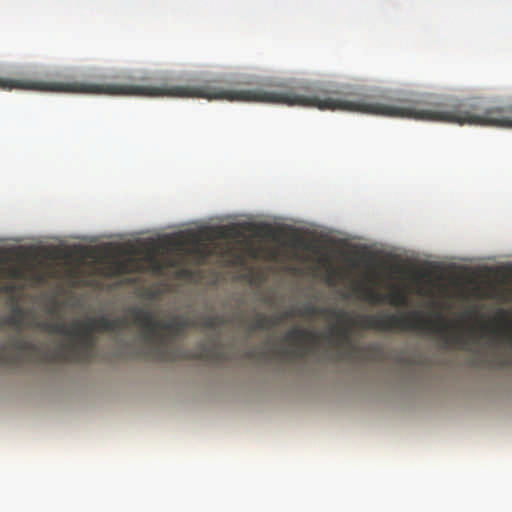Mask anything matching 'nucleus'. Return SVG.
Listing matches in <instances>:
<instances>
[{
  "mask_svg": "<svg viewBox=\"0 0 512 512\" xmlns=\"http://www.w3.org/2000/svg\"><path fill=\"white\" fill-rule=\"evenodd\" d=\"M301 315L335 318L343 325L332 328L331 332L344 341H348L350 327L358 326L363 329H373L381 332L419 330L440 335L447 345L464 347L467 344V338L462 333L454 331L457 328L455 324L445 321L442 317H438L436 320L426 319L418 312L403 315L380 313L364 315L354 319L343 311L309 304L302 309Z\"/></svg>",
  "mask_w": 512,
  "mask_h": 512,
  "instance_id": "obj_1",
  "label": "nucleus"
},
{
  "mask_svg": "<svg viewBox=\"0 0 512 512\" xmlns=\"http://www.w3.org/2000/svg\"><path fill=\"white\" fill-rule=\"evenodd\" d=\"M133 323L143 329L146 342L151 344L149 358L162 362L178 360H203L212 363H224L230 359L226 348L219 340L214 342L203 341L194 349L186 350L182 347H173L170 339L165 334L171 333L177 337L190 326L186 319L175 317L169 321H159L154 318L149 310L135 307L130 310Z\"/></svg>",
  "mask_w": 512,
  "mask_h": 512,
  "instance_id": "obj_2",
  "label": "nucleus"
},
{
  "mask_svg": "<svg viewBox=\"0 0 512 512\" xmlns=\"http://www.w3.org/2000/svg\"><path fill=\"white\" fill-rule=\"evenodd\" d=\"M130 324L127 317H91L86 321L67 324L62 321L45 323L50 333L67 336L68 342H61L52 349L44 350L42 360L48 363H89L94 358L96 338L94 332H118Z\"/></svg>",
  "mask_w": 512,
  "mask_h": 512,
  "instance_id": "obj_3",
  "label": "nucleus"
},
{
  "mask_svg": "<svg viewBox=\"0 0 512 512\" xmlns=\"http://www.w3.org/2000/svg\"><path fill=\"white\" fill-rule=\"evenodd\" d=\"M318 340L319 336L314 331L293 328L284 337V341L289 343V346L278 347L273 350L268 348L251 349L248 351L247 355L249 358L255 360L266 359L270 353L289 359H304L310 353L309 343H316Z\"/></svg>",
  "mask_w": 512,
  "mask_h": 512,
  "instance_id": "obj_4",
  "label": "nucleus"
},
{
  "mask_svg": "<svg viewBox=\"0 0 512 512\" xmlns=\"http://www.w3.org/2000/svg\"><path fill=\"white\" fill-rule=\"evenodd\" d=\"M10 345L19 353V355H11L6 351V359L8 362H1L2 364H16L19 361L20 355H27L30 358V361L34 363H46L42 360L44 351H42L39 345L33 341L16 335L11 338ZM3 346L5 347V350H7L6 345Z\"/></svg>",
  "mask_w": 512,
  "mask_h": 512,
  "instance_id": "obj_5",
  "label": "nucleus"
},
{
  "mask_svg": "<svg viewBox=\"0 0 512 512\" xmlns=\"http://www.w3.org/2000/svg\"><path fill=\"white\" fill-rule=\"evenodd\" d=\"M357 289L363 293V297L367 301L373 304L387 301L394 306H404L407 303V295L405 291L398 287L393 288L387 295L381 294L375 291L373 288L367 286L359 285Z\"/></svg>",
  "mask_w": 512,
  "mask_h": 512,
  "instance_id": "obj_6",
  "label": "nucleus"
},
{
  "mask_svg": "<svg viewBox=\"0 0 512 512\" xmlns=\"http://www.w3.org/2000/svg\"><path fill=\"white\" fill-rule=\"evenodd\" d=\"M6 324L16 328H21L24 322V312L20 308H15L12 313L6 318Z\"/></svg>",
  "mask_w": 512,
  "mask_h": 512,
  "instance_id": "obj_7",
  "label": "nucleus"
},
{
  "mask_svg": "<svg viewBox=\"0 0 512 512\" xmlns=\"http://www.w3.org/2000/svg\"><path fill=\"white\" fill-rule=\"evenodd\" d=\"M250 330L251 331H258V330H270L269 328V320L268 316L265 314H257L255 318L250 323Z\"/></svg>",
  "mask_w": 512,
  "mask_h": 512,
  "instance_id": "obj_8",
  "label": "nucleus"
},
{
  "mask_svg": "<svg viewBox=\"0 0 512 512\" xmlns=\"http://www.w3.org/2000/svg\"><path fill=\"white\" fill-rule=\"evenodd\" d=\"M223 324L221 317L217 315H210L203 319L202 326L205 328L214 329Z\"/></svg>",
  "mask_w": 512,
  "mask_h": 512,
  "instance_id": "obj_9",
  "label": "nucleus"
},
{
  "mask_svg": "<svg viewBox=\"0 0 512 512\" xmlns=\"http://www.w3.org/2000/svg\"><path fill=\"white\" fill-rule=\"evenodd\" d=\"M240 231L235 227H220L219 228V236L222 238L227 237H238L240 236Z\"/></svg>",
  "mask_w": 512,
  "mask_h": 512,
  "instance_id": "obj_10",
  "label": "nucleus"
},
{
  "mask_svg": "<svg viewBox=\"0 0 512 512\" xmlns=\"http://www.w3.org/2000/svg\"><path fill=\"white\" fill-rule=\"evenodd\" d=\"M290 316L291 314L288 312L279 315L268 316L269 328L272 329L278 326L284 319L289 318Z\"/></svg>",
  "mask_w": 512,
  "mask_h": 512,
  "instance_id": "obj_11",
  "label": "nucleus"
},
{
  "mask_svg": "<svg viewBox=\"0 0 512 512\" xmlns=\"http://www.w3.org/2000/svg\"><path fill=\"white\" fill-rule=\"evenodd\" d=\"M256 232L265 236H272L273 228L268 224L257 225Z\"/></svg>",
  "mask_w": 512,
  "mask_h": 512,
  "instance_id": "obj_12",
  "label": "nucleus"
},
{
  "mask_svg": "<svg viewBox=\"0 0 512 512\" xmlns=\"http://www.w3.org/2000/svg\"><path fill=\"white\" fill-rule=\"evenodd\" d=\"M113 269H114L115 274L126 273L128 271V263L122 262V261H117L114 263Z\"/></svg>",
  "mask_w": 512,
  "mask_h": 512,
  "instance_id": "obj_13",
  "label": "nucleus"
},
{
  "mask_svg": "<svg viewBox=\"0 0 512 512\" xmlns=\"http://www.w3.org/2000/svg\"><path fill=\"white\" fill-rule=\"evenodd\" d=\"M247 250H248V254L250 257H252V258L258 257V250L255 249L252 245H249Z\"/></svg>",
  "mask_w": 512,
  "mask_h": 512,
  "instance_id": "obj_14",
  "label": "nucleus"
},
{
  "mask_svg": "<svg viewBox=\"0 0 512 512\" xmlns=\"http://www.w3.org/2000/svg\"><path fill=\"white\" fill-rule=\"evenodd\" d=\"M0 362H8L6 359V350L4 346L0 345Z\"/></svg>",
  "mask_w": 512,
  "mask_h": 512,
  "instance_id": "obj_15",
  "label": "nucleus"
},
{
  "mask_svg": "<svg viewBox=\"0 0 512 512\" xmlns=\"http://www.w3.org/2000/svg\"><path fill=\"white\" fill-rule=\"evenodd\" d=\"M330 273H331L332 275H335V273H336V272H335V269H334V268H332V267H330Z\"/></svg>",
  "mask_w": 512,
  "mask_h": 512,
  "instance_id": "obj_16",
  "label": "nucleus"
},
{
  "mask_svg": "<svg viewBox=\"0 0 512 512\" xmlns=\"http://www.w3.org/2000/svg\"><path fill=\"white\" fill-rule=\"evenodd\" d=\"M175 245H177V246H182V245H183V242H182V241H177V243H175Z\"/></svg>",
  "mask_w": 512,
  "mask_h": 512,
  "instance_id": "obj_17",
  "label": "nucleus"
},
{
  "mask_svg": "<svg viewBox=\"0 0 512 512\" xmlns=\"http://www.w3.org/2000/svg\"><path fill=\"white\" fill-rule=\"evenodd\" d=\"M508 338L510 341H512V331L508 334Z\"/></svg>",
  "mask_w": 512,
  "mask_h": 512,
  "instance_id": "obj_18",
  "label": "nucleus"
},
{
  "mask_svg": "<svg viewBox=\"0 0 512 512\" xmlns=\"http://www.w3.org/2000/svg\"><path fill=\"white\" fill-rule=\"evenodd\" d=\"M305 249L307 250H311L310 246L309 245H304Z\"/></svg>",
  "mask_w": 512,
  "mask_h": 512,
  "instance_id": "obj_19",
  "label": "nucleus"
},
{
  "mask_svg": "<svg viewBox=\"0 0 512 512\" xmlns=\"http://www.w3.org/2000/svg\"><path fill=\"white\" fill-rule=\"evenodd\" d=\"M494 332H496V333H502L503 331H502V330H494Z\"/></svg>",
  "mask_w": 512,
  "mask_h": 512,
  "instance_id": "obj_20",
  "label": "nucleus"
}]
</instances>
